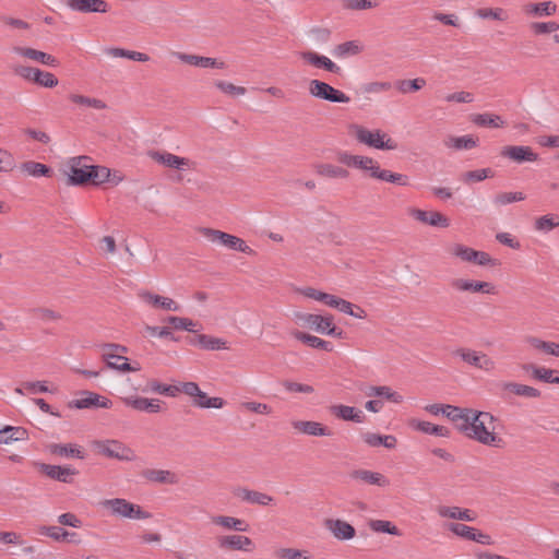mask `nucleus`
Wrapping results in <instances>:
<instances>
[{
  "label": "nucleus",
  "instance_id": "nucleus-28",
  "mask_svg": "<svg viewBox=\"0 0 559 559\" xmlns=\"http://www.w3.org/2000/svg\"><path fill=\"white\" fill-rule=\"evenodd\" d=\"M12 51L20 57L36 61L45 66L57 67L59 64L57 58L52 55L31 47L14 46Z\"/></svg>",
  "mask_w": 559,
  "mask_h": 559
},
{
  "label": "nucleus",
  "instance_id": "nucleus-15",
  "mask_svg": "<svg viewBox=\"0 0 559 559\" xmlns=\"http://www.w3.org/2000/svg\"><path fill=\"white\" fill-rule=\"evenodd\" d=\"M148 155L157 164L178 171H183L194 166L191 159L168 152L152 151Z\"/></svg>",
  "mask_w": 559,
  "mask_h": 559
},
{
  "label": "nucleus",
  "instance_id": "nucleus-64",
  "mask_svg": "<svg viewBox=\"0 0 559 559\" xmlns=\"http://www.w3.org/2000/svg\"><path fill=\"white\" fill-rule=\"evenodd\" d=\"M214 84L222 93L233 97H240L247 93V90L245 87L237 86L230 82L216 81Z\"/></svg>",
  "mask_w": 559,
  "mask_h": 559
},
{
  "label": "nucleus",
  "instance_id": "nucleus-34",
  "mask_svg": "<svg viewBox=\"0 0 559 559\" xmlns=\"http://www.w3.org/2000/svg\"><path fill=\"white\" fill-rule=\"evenodd\" d=\"M501 155L518 163L538 159V155L530 146H506L501 151Z\"/></svg>",
  "mask_w": 559,
  "mask_h": 559
},
{
  "label": "nucleus",
  "instance_id": "nucleus-27",
  "mask_svg": "<svg viewBox=\"0 0 559 559\" xmlns=\"http://www.w3.org/2000/svg\"><path fill=\"white\" fill-rule=\"evenodd\" d=\"M349 477L355 481L366 485H372L378 487H388L390 485V479L386 476L379 472H373L370 469H354L349 473Z\"/></svg>",
  "mask_w": 559,
  "mask_h": 559
},
{
  "label": "nucleus",
  "instance_id": "nucleus-42",
  "mask_svg": "<svg viewBox=\"0 0 559 559\" xmlns=\"http://www.w3.org/2000/svg\"><path fill=\"white\" fill-rule=\"evenodd\" d=\"M409 425L414 429H416L420 432L427 433V435H433V436L445 437V438L449 437V435H450V431L447 427L433 425V424H431L429 421H425V420L412 419L409 421Z\"/></svg>",
  "mask_w": 559,
  "mask_h": 559
},
{
  "label": "nucleus",
  "instance_id": "nucleus-51",
  "mask_svg": "<svg viewBox=\"0 0 559 559\" xmlns=\"http://www.w3.org/2000/svg\"><path fill=\"white\" fill-rule=\"evenodd\" d=\"M195 344L206 350H219L228 348L227 342L225 340L206 334H200L197 337Z\"/></svg>",
  "mask_w": 559,
  "mask_h": 559
},
{
  "label": "nucleus",
  "instance_id": "nucleus-55",
  "mask_svg": "<svg viewBox=\"0 0 559 559\" xmlns=\"http://www.w3.org/2000/svg\"><path fill=\"white\" fill-rule=\"evenodd\" d=\"M559 226V215L546 214L535 219L534 228L538 233L547 234Z\"/></svg>",
  "mask_w": 559,
  "mask_h": 559
},
{
  "label": "nucleus",
  "instance_id": "nucleus-11",
  "mask_svg": "<svg viewBox=\"0 0 559 559\" xmlns=\"http://www.w3.org/2000/svg\"><path fill=\"white\" fill-rule=\"evenodd\" d=\"M308 92L312 97L321 100L341 104H347L350 102L349 96L345 93L317 79L310 80L308 84Z\"/></svg>",
  "mask_w": 559,
  "mask_h": 559
},
{
  "label": "nucleus",
  "instance_id": "nucleus-25",
  "mask_svg": "<svg viewBox=\"0 0 559 559\" xmlns=\"http://www.w3.org/2000/svg\"><path fill=\"white\" fill-rule=\"evenodd\" d=\"M82 395L83 396L81 399L71 401L69 406L72 408L84 409L92 407L110 408L112 405V402L109 399L94 392L85 391Z\"/></svg>",
  "mask_w": 559,
  "mask_h": 559
},
{
  "label": "nucleus",
  "instance_id": "nucleus-6",
  "mask_svg": "<svg viewBox=\"0 0 559 559\" xmlns=\"http://www.w3.org/2000/svg\"><path fill=\"white\" fill-rule=\"evenodd\" d=\"M199 234L210 243L224 247L229 250L253 254L254 251L241 238L231 234L210 227H200Z\"/></svg>",
  "mask_w": 559,
  "mask_h": 559
},
{
  "label": "nucleus",
  "instance_id": "nucleus-46",
  "mask_svg": "<svg viewBox=\"0 0 559 559\" xmlns=\"http://www.w3.org/2000/svg\"><path fill=\"white\" fill-rule=\"evenodd\" d=\"M20 171L28 177L39 178L50 176V168L45 164L27 160L20 165Z\"/></svg>",
  "mask_w": 559,
  "mask_h": 559
},
{
  "label": "nucleus",
  "instance_id": "nucleus-33",
  "mask_svg": "<svg viewBox=\"0 0 559 559\" xmlns=\"http://www.w3.org/2000/svg\"><path fill=\"white\" fill-rule=\"evenodd\" d=\"M47 451L56 456L60 457H76L84 459L85 453L81 447L74 443H50L47 445Z\"/></svg>",
  "mask_w": 559,
  "mask_h": 559
},
{
  "label": "nucleus",
  "instance_id": "nucleus-52",
  "mask_svg": "<svg viewBox=\"0 0 559 559\" xmlns=\"http://www.w3.org/2000/svg\"><path fill=\"white\" fill-rule=\"evenodd\" d=\"M366 394L368 396H381L396 404L403 402V396L386 385L370 386Z\"/></svg>",
  "mask_w": 559,
  "mask_h": 559
},
{
  "label": "nucleus",
  "instance_id": "nucleus-30",
  "mask_svg": "<svg viewBox=\"0 0 559 559\" xmlns=\"http://www.w3.org/2000/svg\"><path fill=\"white\" fill-rule=\"evenodd\" d=\"M324 526L338 540L352 539L356 534L354 526L340 519H328L324 522Z\"/></svg>",
  "mask_w": 559,
  "mask_h": 559
},
{
  "label": "nucleus",
  "instance_id": "nucleus-56",
  "mask_svg": "<svg viewBox=\"0 0 559 559\" xmlns=\"http://www.w3.org/2000/svg\"><path fill=\"white\" fill-rule=\"evenodd\" d=\"M493 176L495 173L491 168H481L463 173L461 175V180L466 185H471L480 182L488 178H492Z\"/></svg>",
  "mask_w": 559,
  "mask_h": 559
},
{
  "label": "nucleus",
  "instance_id": "nucleus-24",
  "mask_svg": "<svg viewBox=\"0 0 559 559\" xmlns=\"http://www.w3.org/2000/svg\"><path fill=\"white\" fill-rule=\"evenodd\" d=\"M298 56L306 64L312 66L317 69H323L331 73H338L341 71V68L330 58L319 55L313 50L300 51Z\"/></svg>",
  "mask_w": 559,
  "mask_h": 559
},
{
  "label": "nucleus",
  "instance_id": "nucleus-35",
  "mask_svg": "<svg viewBox=\"0 0 559 559\" xmlns=\"http://www.w3.org/2000/svg\"><path fill=\"white\" fill-rule=\"evenodd\" d=\"M314 171L318 176L325 179H347L348 169L331 163H318L314 165Z\"/></svg>",
  "mask_w": 559,
  "mask_h": 559
},
{
  "label": "nucleus",
  "instance_id": "nucleus-37",
  "mask_svg": "<svg viewBox=\"0 0 559 559\" xmlns=\"http://www.w3.org/2000/svg\"><path fill=\"white\" fill-rule=\"evenodd\" d=\"M361 438L364 442L371 448L382 445L386 449H394L397 444L396 438L392 435L381 436L374 432H365Z\"/></svg>",
  "mask_w": 559,
  "mask_h": 559
},
{
  "label": "nucleus",
  "instance_id": "nucleus-5",
  "mask_svg": "<svg viewBox=\"0 0 559 559\" xmlns=\"http://www.w3.org/2000/svg\"><path fill=\"white\" fill-rule=\"evenodd\" d=\"M99 504L111 516L123 520H150L152 518V513L144 510L141 506L123 498L105 499Z\"/></svg>",
  "mask_w": 559,
  "mask_h": 559
},
{
  "label": "nucleus",
  "instance_id": "nucleus-20",
  "mask_svg": "<svg viewBox=\"0 0 559 559\" xmlns=\"http://www.w3.org/2000/svg\"><path fill=\"white\" fill-rule=\"evenodd\" d=\"M173 56L177 58L179 61L198 67V68H212V69H225L227 66L223 60L211 58V57H203L192 53H186L180 51H174Z\"/></svg>",
  "mask_w": 559,
  "mask_h": 559
},
{
  "label": "nucleus",
  "instance_id": "nucleus-9",
  "mask_svg": "<svg viewBox=\"0 0 559 559\" xmlns=\"http://www.w3.org/2000/svg\"><path fill=\"white\" fill-rule=\"evenodd\" d=\"M453 355L460 358L467 366L487 373L495 371L497 368L495 359L481 350L460 347L453 352Z\"/></svg>",
  "mask_w": 559,
  "mask_h": 559
},
{
  "label": "nucleus",
  "instance_id": "nucleus-50",
  "mask_svg": "<svg viewBox=\"0 0 559 559\" xmlns=\"http://www.w3.org/2000/svg\"><path fill=\"white\" fill-rule=\"evenodd\" d=\"M471 121L479 127L502 128L504 126L502 118L493 114H474L471 116Z\"/></svg>",
  "mask_w": 559,
  "mask_h": 559
},
{
  "label": "nucleus",
  "instance_id": "nucleus-18",
  "mask_svg": "<svg viewBox=\"0 0 559 559\" xmlns=\"http://www.w3.org/2000/svg\"><path fill=\"white\" fill-rule=\"evenodd\" d=\"M408 214L415 221L432 227L448 228L450 219L437 211H424L416 207L408 209Z\"/></svg>",
  "mask_w": 559,
  "mask_h": 559
},
{
  "label": "nucleus",
  "instance_id": "nucleus-29",
  "mask_svg": "<svg viewBox=\"0 0 559 559\" xmlns=\"http://www.w3.org/2000/svg\"><path fill=\"white\" fill-rule=\"evenodd\" d=\"M126 406L135 411L147 413H159L162 411V401L158 399H146L141 396H127L122 399Z\"/></svg>",
  "mask_w": 559,
  "mask_h": 559
},
{
  "label": "nucleus",
  "instance_id": "nucleus-12",
  "mask_svg": "<svg viewBox=\"0 0 559 559\" xmlns=\"http://www.w3.org/2000/svg\"><path fill=\"white\" fill-rule=\"evenodd\" d=\"M452 289L460 294H483V295H496L497 287L486 281H478L467 277H455L450 282Z\"/></svg>",
  "mask_w": 559,
  "mask_h": 559
},
{
  "label": "nucleus",
  "instance_id": "nucleus-14",
  "mask_svg": "<svg viewBox=\"0 0 559 559\" xmlns=\"http://www.w3.org/2000/svg\"><path fill=\"white\" fill-rule=\"evenodd\" d=\"M138 296L144 305L153 309L168 312H177L181 309V306L173 298L150 290H140Z\"/></svg>",
  "mask_w": 559,
  "mask_h": 559
},
{
  "label": "nucleus",
  "instance_id": "nucleus-21",
  "mask_svg": "<svg viewBox=\"0 0 559 559\" xmlns=\"http://www.w3.org/2000/svg\"><path fill=\"white\" fill-rule=\"evenodd\" d=\"M119 348L122 352L127 350L126 347L119 346V345L111 344V345L107 346V349L103 354V358L106 361L107 367L110 368V369H114V370L121 371V372L138 371L139 368L132 367L128 362V358L127 357L117 355V354L111 352L114 349H119Z\"/></svg>",
  "mask_w": 559,
  "mask_h": 559
},
{
  "label": "nucleus",
  "instance_id": "nucleus-62",
  "mask_svg": "<svg viewBox=\"0 0 559 559\" xmlns=\"http://www.w3.org/2000/svg\"><path fill=\"white\" fill-rule=\"evenodd\" d=\"M369 527L373 532L386 533V534L394 535V536L401 535L400 530L394 524H392L390 521L372 520L369 523Z\"/></svg>",
  "mask_w": 559,
  "mask_h": 559
},
{
  "label": "nucleus",
  "instance_id": "nucleus-47",
  "mask_svg": "<svg viewBox=\"0 0 559 559\" xmlns=\"http://www.w3.org/2000/svg\"><path fill=\"white\" fill-rule=\"evenodd\" d=\"M524 12L533 16H549L555 14L557 5L551 1L528 3L523 8Z\"/></svg>",
  "mask_w": 559,
  "mask_h": 559
},
{
  "label": "nucleus",
  "instance_id": "nucleus-61",
  "mask_svg": "<svg viewBox=\"0 0 559 559\" xmlns=\"http://www.w3.org/2000/svg\"><path fill=\"white\" fill-rule=\"evenodd\" d=\"M449 252L463 262L472 263L474 249L462 243H453Z\"/></svg>",
  "mask_w": 559,
  "mask_h": 559
},
{
  "label": "nucleus",
  "instance_id": "nucleus-22",
  "mask_svg": "<svg viewBox=\"0 0 559 559\" xmlns=\"http://www.w3.org/2000/svg\"><path fill=\"white\" fill-rule=\"evenodd\" d=\"M293 429L301 435L309 437H330L332 430L323 424L314 420L295 419L290 423Z\"/></svg>",
  "mask_w": 559,
  "mask_h": 559
},
{
  "label": "nucleus",
  "instance_id": "nucleus-4",
  "mask_svg": "<svg viewBox=\"0 0 559 559\" xmlns=\"http://www.w3.org/2000/svg\"><path fill=\"white\" fill-rule=\"evenodd\" d=\"M292 318L293 321L300 328H308L318 333L334 337H343V331L335 326L334 318L331 314L321 316L316 313L294 311Z\"/></svg>",
  "mask_w": 559,
  "mask_h": 559
},
{
  "label": "nucleus",
  "instance_id": "nucleus-38",
  "mask_svg": "<svg viewBox=\"0 0 559 559\" xmlns=\"http://www.w3.org/2000/svg\"><path fill=\"white\" fill-rule=\"evenodd\" d=\"M236 496L243 501L263 507L271 504L274 500L272 496L247 488H239L236 492Z\"/></svg>",
  "mask_w": 559,
  "mask_h": 559
},
{
  "label": "nucleus",
  "instance_id": "nucleus-48",
  "mask_svg": "<svg viewBox=\"0 0 559 559\" xmlns=\"http://www.w3.org/2000/svg\"><path fill=\"white\" fill-rule=\"evenodd\" d=\"M527 344L535 350L545 355L559 357V344L554 342H546L538 337H528Z\"/></svg>",
  "mask_w": 559,
  "mask_h": 559
},
{
  "label": "nucleus",
  "instance_id": "nucleus-57",
  "mask_svg": "<svg viewBox=\"0 0 559 559\" xmlns=\"http://www.w3.org/2000/svg\"><path fill=\"white\" fill-rule=\"evenodd\" d=\"M193 399V404L200 408H222L225 404L222 397H210L203 391Z\"/></svg>",
  "mask_w": 559,
  "mask_h": 559
},
{
  "label": "nucleus",
  "instance_id": "nucleus-49",
  "mask_svg": "<svg viewBox=\"0 0 559 559\" xmlns=\"http://www.w3.org/2000/svg\"><path fill=\"white\" fill-rule=\"evenodd\" d=\"M69 99L75 105L93 108L96 110H103L107 108V104L100 98L88 97L82 94H70Z\"/></svg>",
  "mask_w": 559,
  "mask_h": 559
},
{
  "label": "nucleus",
  "instance_id": "nucleus-43",
  "mask_svg": "<svg viewBox=\"0 0 559 559\" xmlns=\"http://www.w3.org/2000/svg\"><path fill=\"white\" fill-rule=\"evenodd\" d=\"M39 533L52 538L56 542L68 540L70 543H80V540L76 539V533L68 532L59 526H43L39 530Z\"/></svg>",
  "mask_w": 559,
  "mask_h": 559
},
{
  "label": "nucleus",
  "instance_id": "nucleus-40",
  "mask_svg": "<svg viewBox=\"0 0 559 559\" xmlns=\"http://www.w3.org/2000/svg\"><path fill=\"white\" fill-rule=\"evenodd\" d=\"M425 409L431 415L442 414L447 418H449L454 426H456L457 420L460 419V415L462 413L463 407H457L453 405H442V404H430L425 407Z\"/></svg>",
  "mask_w": 559,
  "mask_h": 559
},
{
  "label": "nucleus",
  "instance_id": "nucleus-13",
  "mask_svg": "<svg viewBox=\"0 0 559 559\" xmlns=\"http://www.w3.org/2000/svg\"><path fill=\"white\" fill-rule=\"evenodd\" d=\"M216 544L224 551L252 552L255 549L253 539L243 534L218 535Z\"/></svg>",
  "mask_w": 559,
  "mask_h": 559
},
{
  "label": "nucleus",
  "instance_id": "nucleus-41",
  "mask_svg": "<svg viewBox=\"0 0 559 559\" xmlns=\"http://www.w3.org/2000/svg\"><path fill=\"white\" fill-rule=\"evenodd\" d=\"M444 145L448 148L456 151L472 150L478 145V138L471 134L463 136H449L444 140Z\"/></svg>",
  "mask_w": 559,
  "mask_h": 559
},
{
  "label": "nucleus",
  "instance_id": "nucleus-23",
  "mask_svg": "<svg viewBox=\"0 0 559 559\" xmlns=\"http://www.w3.org/2000/svg\"><path fill=\"white\" fill-rule=\"evenodd\" d=\"M33 465L47 477L61 483H70L71 478L78 473L69 466L51 465L41 462H34Z\"/></svg>",
  "mask_w": 559,
  "mask_h": 559
},
{
  "label": "nucleus",
  "instance_id": "nucleus-19",
  "mask_svg": "<svg viewBox=\"0 0 559 559\" xmlns=\"http://www.w3.org/2000/svg\"><path fill=\"white\" fill-rule=\"evenodd\" d=\"M210 521L214 526L225 532L246 533L249 530L246 520L233 515L212 514Z\"/></svg>",
  "mask_w": 559,
  "mask_h": 559
},
{
  "label": "nucleus",
  "instance_id": "nucleus-59",
  "mask_svg": "<svg viewBox=\"0 0 559 559\" xmlns=\"http://www.w3.org/2000/svg\"><path fill=\"white\" fill-rule=\"evenodd\" d=\"M163 321L169 323L175 330H183L188 332L195 331L197 323L188 318L169 316Z\"/></svg>",
  "mask_w": 559,
  "mask_h": 559
},
{
  "label": "nucleus",
  "instance_id": "nucleus-10",
  "mask_svg": "<svg viewBox=\"0 0 559 559\" xmlns=\"http://www.w3.org/2000/svg\"><path fill=\"white\" fill-rule=\"evenodd\" d=\"M12 71L16 76L46 88H52L58 85V79L55 74L38 68L15 64L12 67Z\"/></svg>",
  "mask_w": 559,
  "mask_h": 559
},
{
  "label": "nucleus",
  "instance_id": "nucleus-39",
  "mask_svg": "<svg viewBox=\"0 0 559 559\" xmlns=\"http://www.w3.org/2000/svg\"><path fill=\"white\" fill-rule=\"evenodd\" d=\"M523 370L530 372L535 379L540 380L543 382L559 384V377L556 376L557 371L552 369L537 367L532 364H526L523 366Z\"/></svg>",
  "mask_w": 559,
  "mask_h": 559
},
{
  "label": "nucleus",
  "instance_id": "nucleus-36",
  "mask_svg": "<svg viewBox=\"0 0 559 559\" xmlns=\"http://www.w3.org/2000/svg\"><path fill=\"white\" fill-rule=\"evenodd\" d=\"M331 412L337 418H341L346 421H354L360 424L364 423L366 418L361 409L342 404L333 405L331 407Z\"/></svg>",
  "mask_w": 559,
  "mask_h": 559
},
{
  "label": "nucleus",
  "instance_id": "nucleus-8",
  "mask_svg": "<svg viewBox=\"0 0 559 559\" xmlns=\"http://www.w3.org/2000/svg\"><path fill=\"white\" fill-rule=\"evenodd\" d=\"M92 448L96 454L108 459L126 462L136 459L135 452L130 447L116 439L95 440L92 442Z\"/></svg>",
  "mask_w": 559,
  "mask_h": 559
},
{
  "label": "nucleus",
  "instance_id": "nucleus-32",
  "mask_svg": "<svg viewBox=\"0 0 559 559\" xmlns=\"http://www.w3.org/2000/svg\"><path fill=\"white\" fill-rule=\"evenodd\" d=\"M142 476L145 480L158 485H176L179 481L178 475L169 469L147 468Z\"/></svg>",
  "mask_w": 559,
  "mask_h": 559
},
{
  "label": "nucleus",
  "instance_id": "nucleus-1",
  "mask_svg": "<svg viewBox=\"0 0 559 559\" xmlns=\"http://www.w3.org/2000/svg\"><path fill=\"white\" fill-rule=\"evenodd\" d=\"M455 428L467 438L480 444L500 448L503 439L495 432L497 418L489 412L463 407Z\"/></svg>",
  "mask_w": 559,
  "mask_h": 559
},
{
  "label": "nucleus",
  "instance_id": "nucleus-53",
  "mask_svg": "<svg viewBox=\"0 0 559 559\" xmlns=\"http://www.w3.org/2000/svg\"><path fill=\"white\" fill-rule=\"evenodd\" d=\"M143 391L158 393L170 397H176L180 393V389L178 385L163 384L156 380L147 381L146 386Z\"/></svg>",
  "mask_w": 559,
  "mask_h": 559
},
{
  "label": "nucleus",
  "instance_id": "nucleus-54",
  "mask_svg": "<svg viewBox=\"0 0 559 559\" xmlns=\"http://www.w3.org/2000/svg\"><path fill=\"white\" fill-rule=\"evenodd\" d=\"M106 55L114 58H127L133 61L146 62L150 60V57L146 53L127 50L123 48H108L105 50Z\"/></svg>",
  "mask_w": 559,
  "mask_h": 559
},
{
  "label": "nucleus",
  "instance_id": "nucleus-7",
  "mask_svg": "<svg viewBox=\"0 0 559 559\" xmlns=\"http://www.w3.org/2000/svg\"><path fill=\"white\" fill-rule=\"evenodd\" d=\"M62 171L68 177L69 185H85L91 179V158L85 155L70 157L63 163Z\"/></svg>",
  "mask_w": 559,
  "mask_h": 559
},
{
  "label": "nucleus",
  "instance_id": "nucleus-63",
  "mask_svg": "<svg viewBox=\"0 0 559 559\" xmlns=\"http://www.w3.org/2000/svg\"><path fill=\"white\" fill-rule=\"evenodd\" d=\"M91 179L90 182L93 185H102L106 181L110 180V169L105 166H94L91 165Z\"/></svg>",
  "mask_w": 559,
  "mask_h": 559
},
{
  "label": "nucleus",
  "instance_id": "nucleus-45",
  "mask_svg": "<svg viewBox=\"0 0 559 559\" xmlns=\"http://www.w3.org/2000/svg\"><path fill=\"white\" fill-rule=\"evenodd\" d=\"M364 50V46L357 40H348L336 45L332 55L336 58L344 59L350 56H356Z\"/></svg>",
  "mask_w": 559,
  "mask_h": 559
},
{
  "label": "nucleus",
  "instance_id": "nucleus-3",
  "mask_svg": "<svg viewBox=\"0 0 559 559\" xmlns=\"http://www.w3.org/2000/svg\"><path fill=\"white\" fill-rule=\"evenodd\" d=\"M350 136L359 144L378 151H396L399 143L381 129H368L362 124L348 127Z\"/></svg>",
  "mask_w": 559,
  "mask_h": 559
},
{
  "label": "nucleus",
  "instance_id": "nucleus-2",
  "mask_svg": "<svg viewBox=\"0 0 559 559\" xmlns=\"http://www.w3.org/2000/svg\"><path fill=\"white\" fill-rule=\"evenodd\" d=\"M337 160L349 168L359 170L370 179L400 186L409 185L408 176L382 168L380 163L369 155L353 154L348 151H341L337 153Z\"/></svg>",
  "mask_w": 559,
  "mask_h": 559
},
{
  "label": "nucleus",
  "instance_id": "nucleus-60",
  "mask_svg": "<svg viewBox=\"0 0 559 559\" xmlns=\"http://www.w3.org/2000/svg\"><path fill=\"white\" fill-rule=\"evenodd\" d=\"M525 200L523 192H499L493 197V204L496 206H503L513 202H520Z\"/></svg>",
  "mask_w": 559,
  "mask_h": 559
},
{
  "label": "nucleus",
  "instance_id": "nucleus-16",
  "mask_svg": "<svg viewBox=\"0 0 559 559\" xmlns=\"http://www.w3.org/2000/svg\"><path fill=\"white\" fill-rule=\"evenodd\" d=\"M445 527L454 535L465 538L467 540H473L481 545L492 544V539L488 534H485L475 527L461 523H449L445 525Z\"/></svg>",
  "mask_w": 559,
  "mask_h": 559
},
{
  "label": "nucleus",
  "instance_id": "nucleus-17",
  "mask_svg": "<svg viewBox=\"0 0 559 559\" xmlns=\"http://www.w3.org/2000/svg\"><path fill=\"white\" fill-rule=\"evenodd\" d=\"M71 11L78 13H107L109 4L105 0H61Z\"/></svg>",
  "mask_w": 559,
  "mask_h": 559
},
{
  "label": "nucleus",
  "instance_id": "nucleus-31",
  "mask_svg": "<svg viewBox=\"0 0 559 559\" xmlns=\"http://www.w3.org/2000/svg\"><path fill=\"white\" fill-rule=\"evenodd\" d=\"M500 388L507 396L515 395L526 399H538L540 396L537 389L519 382L504 381L500 384Z\"/></svg>",
  "mask_w": 559,
  "mask_h": 559
},
{
  "label": "nucleus",
  "instance_id": "nucleus-44",
  "mask_svg": "<svg viewBox=\"0 0 559 559\" xmlns=\"http://www.w3.org/2000/svg\"><path fill=\"white\" fill-rule=\"evenodd\" d=\"M275 559H312L311 554L307 549L280 546L273 550Z\"/></svg>",
  "mask_w": 559,
  "mask_h": 559
},
{
  "label": "nucleus",
  "instance_id": "nucleus-26",
  "mask_svg": "<svg viewBox=\"0 0 559 559\" xmlns=\"http://www.w3.org/2000/svg\"><path fill=\"white\" fill-rule=\"evenodd\" d=\"M436 511L441 519H450L463 522H474L477 519V515L473 510L457 506L440 504L437 507Z\"/></svg>",
  "mask_w": 559,
  "mask_h": 559
},
{
  "label": "nucleus",
  "instance_id": "nucleus-58",
  "mask_svg": "<svg viewBox=\"0 0 559 559\" xmlns=\"http://www.w3.org/2000/svg\"><path fill=\"white\" fill-rule=\"evenodd\" d=\"M426 85L424 78H416L413 80H400L396 82V88L402 94L415 93Z\"/></svg>",
  "mask_w": 559,
  "mask_h": 559
}]
</instances>
